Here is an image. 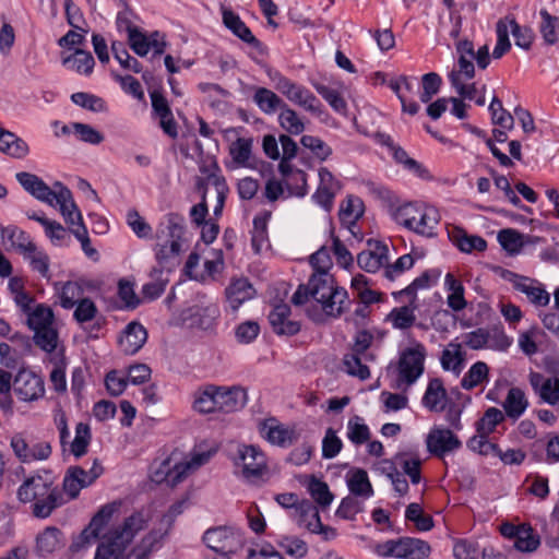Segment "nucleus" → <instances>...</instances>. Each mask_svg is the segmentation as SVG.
Masks as SVG:
<instances>
[{"instance_id":"603ef678","label":"nucleus","mask_w":559,"mask_h":559,"mask_svg":"<svg viewBox=\"0 0 559 559\" xmlns=\"http://www.w3.org/2000/svg\"><path fill=\"white\" fill-rule=\"evenodd\" d=\"M371 436L365 419L358 415L348 419L346 425V437L355 445H360L369 441Z\"/></svg>"},{"instance_id":"4468645a","label":"nucleus","mask_w":559,"mask_h":559,"mask_svg":"<svg viewBox=\"0 0 559 559\" xmlns=\"http://www.w3.org/2000/svg\"><path fill=\"white\" fill-rule=\"evenodd\" d=\"M14 391L23 402H35L45 396L44 378L35 371L22 368L14 378Z\"/></svg>"},{"instance_id":"3c124183","label":"nucleus","mask_w":559,"mask_h":559,"mask_svg":"<svg viewBox=\"0 0 559 559\" xmlns=\"http://www.w3.org/2000/svg\"><path fill=\"white\" fill-rule=\"evenodd\" d=\"M55 187V197H51L49 204L50 206H58L60 214L62 216H69L74 210H78L72 192L69 188H67L63 183L57 181L53 185Z\"/></svg>"},{"instance_id":"2eb2a0df","label":"nucleus","mask_w":559,"mask_h":559,"mask_svg":"<svg viewBox=\"0 0 559 559\" xmlns=\"http://www.w3.org/2000/svg\"><path fill=\"white\" fill-rule=\"evenodd\" d=\"M10 445L14 455L22 463H32L47 460L51 454V447L46 441H27L22 433L12 436Z\"/></svg>"},{"instance_id":"e433bc0d","label":"nucleus","mask_w":559,"mask_h":559,"mask_svg":"<svg viewBox=\"0 0 559 559\" xmlns=\"http://www.w3.org/2000/svg\"><path fill=\"white\" fill-rule=\"evenodd\" d=\"M253 103L265 115H274L285 105V102L272 90L255 87L252 96Z\"/></svg>"},{"instance_id":"393cba45","label":"nucleus","mask_w":559,"mask_h":559,"mask_svg":"<svg viewBox=\"0 0 559 559\" xmlns=\"http://www.w3.org/2000/svg\"><path fill=\"white\" fill-rule=\"evenodd\" d=\"M147 340L145 328L139 322H130L119 337V347L127 355L138 353Z\"/></svg>"},{"instance_id":"72a5a7b5","label":"nucleus","mask_w":559,"mask_h":559,"mask_svg":"<svg viewBox=\"0 0 559 559\" xmlns=\"http://www.w3.org/2000/svg\"><path fill=\"white\" fill-rule=\"evenodd\" d=\"M346 485L352 495L368 499L373 496V489L368 474L362 468H353L346 474Z\"/></svg>"},{"instance_id":"338daca9","label":"nucleus","mask_w":559,"mask_h":559,"mask_svg":"<svg viewBox=\"0 0 559 559\" xmlns=\"http://www.w3.org/2000/svg\"><path fill=\"white\" fill-rule=\"evenodd\" d=\"M91 441V429L90 426L85 423H79L75 427V437L71 442V453L75 457L83 456Z\"/></svg>"},{"instance_id":"f704fd0d","label":"nucleus","mask_w":559,"mask_h":559,"mask_svg":"<svg viewBox=\"0 0 559 559\" xmlns=\"http://www.w3.org/2000/svg\"><path fill=\"white\" fill-rule=\"evenodd\" d=\"M444 289L448 293L447 305L453 311H462L467 306L464 297L465 288L452 273H447L444 276Z\"/></svg>"},{"instance_id":"aec40b11","label":"nucleus","mask_w":559,"mask_h":559,"mask_svg":"<svg viewBox=\"0 0 559 559\" xmlns=\"http://www.w3.org/2000/svg\"><path fill=\"white\" fill-rule=\"evenodd\" d=\"M528 382L534 393L539 397L543 403L550 406L559 404V378L545 377L537 371H531L528 374Z\"/></svg>"},{"instance_id":"473e14b6","label":"nucleus","mask_w":559,"mask_h":559,"mask_svg":"<svg viewBox=\"0 0 559 559\" xmlns=\"http://www.w3.org/2000/svg\"><path fill=\"white\" fill-rule=\"evenodd\" d=\"M53 286L59 298V304L63 309L68 310L74 308L76 302L83 298L84 289L78 282H57Z\"/></svg>"},{"instance_id":"9b49d317","label":"nucleus","mask_w":559,"mask_h":559,"mask_svg":"<svg viewBox=\"0 0 559 559\" xmlns=\"http://www.w3.org/2000/svg\"><path fill=\"white\" fill-rule=\"evenodd\" d=\"M204 544L219 555L235 554L243 546L240 531L229 526L211 527L203 535Z\"/></svg>"},{"instance_id":"6e6d98bb","label":"nucleus","mask_w":559,"mask_h":559,"mask_svg":"<svg viewBox=\"0 0 559 559\" xmlns=\"http://www.w3.org/2000/svg\"><path fill=\"white\" fill-rule=\"evenodd\" d=\"M489 368L486 362L477 361L473 364L461 381L465 390H472L488 380Z\"/></svg>"},{"instance_id":"39448f33","label":"nucleus","mask_w":559,"mask_h":559,"mask_svg":"<svg viewBox=\"0 0 559 559\" xmlns=\"http://www.w3.org/2000/svg\"><path fill=\"white\" fill-rule=\"evenodd\" d=\"M17 499L23 503L34 502L33 514L39 519L48 518L64 503L61 491L53 486V478L48 472L27 477L17 489Z\"/></svg>"},{"instance_id":"09e8293b","label":"nucleus","mask_w":559,"mask_h":559,"mask_svg":"<svg viewBox=\"0 0 559 559\" xmlns=\"http://www.w3.org/2000/svg\"><path fill=\"white\" fill-rule=\"evenodd\" d=\"M24 260L28 262L32 271L37 272L43 278L49 281L50 273V258L45 250L39 249L36 245L23 255Z\"/></svg>"},{"instance_id":"5701e85b","label":"nucleus","mask_w":559,"mask_h":559,"mask_svg":"<svg viewBox=\"0 0 559 559\" xmlns=\"http://www.w3.org/2000/svg\"><path fill=\"white\" fill-rule=\"evenodd\" d=\"M150 96L153 112L159 119L160 128L168 136L176 139L178 135L177 123L167 99L157 91H153Z\"/></svg>"},{"instance_id":"a211bd4d","label":"nucleus","mask_w":559,"mask_h":559,"mask_svg":"<svg viewBox=\"0 0 559 559\" xmlns=\"http://www.w3.org/2000/svg\"><path fill=\"white\" fill-rule=\"evenodd\" d=\"M128 43L130 48L140 57H145L151 50L154 55H162L166 48L165 37L157 31L147 35L138 28L128 36Z\"/></svg>"},{"instance_id":"ddd939ff","label":"nucleus","mask_w":559,"mask_h":559,"mask_svg":"<svg viewBox=\"0 0 559 559\" xmlns=\"http://www.w3.org/2000/svg\"><path fill=\"white\" fill-rule=\"evenodd\" d=\"M103 473V467L95 461L85 471L81 466H70L63 477L62 488L70 500L75 499L83 488L91 486Z\"/></svg>"},{"instance_id":"680f3d73","label":"nucleus","mask_w":559,"mask_h":559,"mask_svg":"<svg viewBox=\"0 0 559 559\" xmlns=\"http://www.w3.org/2000/svg\"><path fill=\"white\" fill-rule=\"evenodd\" d=\"M308 491L316 503L319 504L322 509L330 507L334 499V496L330 491L328 484L316 477L310 479L308 484Z\"/></svg>"},{"instance_id":"4d7b16f0","label":"nucleus","mask_w":559,"mask_h":559,"mask_svg":"<svg viewBox=\"0 0 559 559\" xmlns=\"http://www.w3.org/2000/svg\"><path fill=\"white\" fill-rule=\"evenodd\" d=\"M510 17L500 19L496 25L497 43L492 51L493 59H500L511 48Z\"/></svg>"},{"instance_id":"774afa93","label":"nucleus","mask_w":559,"mask_h":559,"mask_svg":"<svg viewBox=\"0 0 559 559\" xmlns=\"http://www.w3.org/2000/svg\"><path fill=\"white\" fill-rule=\"evenodd\" d=\"M416 320L414 310L407 306L394 308L388 316V321L397 330L409 329Z\"/></svg>"},{"instance_id":"423d86ee","label":"nucleus","mask_w":559,"mask_h":559,"mask_svg":"<svg viewBox=\"0 0 559 559\" xmlns=\"http://www.w3.org/2000/svg\"><path fill=\"white\" fill-rule=\"evenodd\" d=\"M391 215L396 224L419 236L430 238L437 235L440 213L432 205L406 202L392 209Z\"/></svg>"},{"instance_id":"0e129e2a","label":"nucleus","mask_w":559,"mask_h":559,"mask_svg":"<svg viewBox=\"0 0 559 559\" xmlns=\"http://www.w3.org/2000/svg\"><path fill=\"white\" fill-rule=\"evenodd\" d=\"M127 225L131 228L134 235L140 239H152L153 228L151 225L140 215V213L132 209L129 210L126 216Z\"/></svg>"},{"instance_id":"c9c22d12","label":"nucleus","mask_w":559,"mask_h":559,"mask_svg":"<svg viewBox=\"0 0 559 559\" xmlns=\"http://www.w3.org/2000/svg\"><path fill=\"white\" fill-rule=\"evenodd\" d=\"M440 364L443 370L459 376L465 365V354L462 350V345L454 342L449 343L441 353Z\"/></svg>"},{"instance_id":"bb28decb","label":"nucleus","mask_w":559,"mask_h":559,"mask_svg":"<svg viewBox=\"0 0 559 559\" xmlns=\"http://www.w3.org/2000/svg\"><path fill=\"white\" fill-rule=\"evenodd\" d=\"M0 236L4 243L8 242L10 248L22 257L36 245L31 236L16 225L3 226L0 224Z\"/></svg>"},{"instance_id":"6ab92c4d","label":"nucleus","mask_w":559,"mask_h":559,"mask_svg":"<svg viewBox=\"0 0 559 559\" xmlns=\"http://www.w3.org/2000/svg\"><path fill=\"white\" fill-rule=\"evenodd\" d=\"M389 262V248L381 241L369 240L367 249L357 255V263L366 272L374 273Z\"/></svg>"},{"instance_id":"bf43d9fd","label":"nucleus","mask_w":559,"mask_h":559,"mask_svg":"<svg viewBox=\"0 0 559 559\" xmlns=\"http://www.w3.org/2000/svg\"><path fill=\"white\" fill-rule=\"evenodd\" d=\"M504 418L506 415L502 411L497 407H489L476 423V432L491 435Z\"/></svg>"},{"instance_id":"cd10ccee","label":"nucleus","mask_w":559,"mask_h":559,"mask_svg":"<svg viewBox=\"0 0 559 559\" xmlns=\"http://www.w3.org/2000/svg\"><path fill=\"white\" fill-rule=\"evenodd\" d=\"M290 307L287 304H277L269 314V321L277 334L295 335L299 332L300 325L289 320Z\"/></svg>"},{"instance_id":"e2e57ef3","label":"nucleus","mask_w":559,"mask_h":559,"mask_svg":"<svg viewBox=\"0 0 559 559\" xmlns=\"http://www.w3.org/2000/svg\"><path fill=\"white\" fill-rule=\"evenodd\" d=\"M164 269H154L151 273L152 281L144 284L142 295L144 299L154 300L158 298L166 289L167 278H162Z\"/></svg>"},{"instance_id":"864d4df0","label":"nucleus","mask_w":559,"mask_h":559,"mask_svg":"<svg viewBox=\"0 0 559 559\" xmlns=\"http://www.w3.org/2000/svg\"><path fill=\"white\" fill-rule=\"evenodd\" d=\"M539 32L547 45H554L559 40V17L551 15L547 10L539 12Z\"/></svg>"},{"instance_id":"a18cd8bd","label":"nucleus","mask_w":559,"mask_h":559,"mask_svg":"<svg viewBox=\"0 0 559 559\" xmlns=\"http://www.w3.org/2000/svg\"><path fill=\"white\" fill-rule=\"evenodd\" d=\"M277 120L280 127L292 135H299L306 129L304 118L286 103L280 110Z\"/></svg>"},{"instance_id":"a878e982","label":"nucleus","mask_w":559,"mask_h":559,"mask_svg":"<svg viewBox=\"0 0 559 559\" xmlns=\"http://www.w3.org/2000/svg\"><path fill=\"white\" fill-rule=\"evenodd\" d=\"M290 159L282 158L278 170L285 178V186L288 191L287 197H305L307 194V176L300 169H293Z\"/></svg>"},{"instance_id":"6e6552de","label":"nucleus","mask_w":559,"mask_h":559,"mask_svg":"<svg viewBox=\"0 0 559 559\" xmlns=\"http://www.w3.org/2000/svg\"><path fill=\"white\" fill-rule=\"evenodd\" d=\"M374 551L383 558L424 559L429 556L430 546L418 538L401 537L377 544Z\"/></svg>"},{"instance_id":"dca6fc26","label":"nucleus","mask_w":559,"mask_h":559,"mask_svg":"<svg viewBox=\"0 0 559 559\" xmlns=\"http://www.w3.org/2000/svg\"><path fill=\"white\" fill-rule=\"evenodd\" d=\"M426 447L430 454L443 459L447 454L460 450L462 441L452 430L435 426L426 437Z\"/></svg>"},{"instance_id":"f3484780","label":"nucleus","mask_w":559,"mask_h":559,"mask_svg":"<svg viewBox=\"0 0 559 559\" xmlns=\"http://www.w3.org/2000/svg\"><path fill=\"white\" fill-rule=\"evenodd\" d=\"M318 175L319 185L311 198L323 210L330 211L342 186L326 167L319 168Z\"/></svg>"},{"instance_id":"de8ad7c7","label":"nucleus","mask_w":559,"mask_h":559,"mask_svg":"<svg viewBox=\"0 0 559 559\" xmlns=\"http://www.w3.org/2000/svg\"><path fill=\"white\" fill-rule=\"evenodd\" d=\"M62 63L79 74L90 75L94 70L95 60L91 52L76 49L74 53L63 58Z\"/></svg>"},{"instance_id":"c85d7f7f","label":"nucleus","mask_w":559,"mask_h":559,"mask_svg":"<svg viewBox=\"0 0 559 559\" xmlns=\"http://www.w3.org/2000/svg\"><path fill=\"white\" fill-rule=\"evenodd\" d=\"M64 545L61 531L56 526H48L36 536L35 551L39 557L46 558Z\"/></svg>"},{"instance_id":"49530a36","label":"nucleus","mask_w":559,"mask_h":559,"mask_svg":"<svg viewBox=\"0 0 559 559\" xmlns=\"http://www.w3.org/2000/svg\"><path fill=\"white\" fill-rule=\"evenodd\" d=\"M26 317L27 325L34 332L53 325L55 321L52 309L45 304L35 305Z\"/></svg>"},{"instance_id":"9d476101","label":"nucleus","mask_w":559,"mask_h":559,"mask_svg":"<svg viewBox=\"0 0 559 559\" xmlns=\"http://www.w3.org/2000/svg\"><path fill=\"white\" fill-rule=\"evenodd\" d=\"M501 277L511 283L516 292L524 294L527 301L535 308H544L549 305L550 294L539 281L509 270H503Z\"/></svg>"},{"instance_id":"f8f14e48","label":"nucleus","mask_w":559,"mask_h":559,"mask_svg":"<svg viewBox=\"0 0 559 559\" xmlns=\"http://www.w3.org/2000/svg\"><path fill=\"white\" fill-rule=\"evenodd\" d=\"M258 430L262 439L278 448H289L299 439V432L295 425H285L276 417L261 420Z\"/></svg>"},{"instance_id":"0eeeda50","label":"nucleus","mask_w":559,"mask_h":559,"mask_svg":"<svg viewBox=\"0 0 559 559\" xmlns=\"http://www.w3.org/2000/svg\"><path fill=\"white\" fill-rule=\"evenodd\" d=\"M427 350L424 344L414 341L399 354L397 362L392 367L394 374L391 388L406 391L423 376Z\"/></svg>"},{"instance_id":"20e7f679","label":"nucleus","mask_w":559,"mask_h":559,"mask_svg":"<svg viewBox=\"0 0 559 559\" xmlns=\"http://www.w3.org/2000/svg\"><path fill=\"white\" fill-rule=\"evenodd\" d=\"M215 452L213 448L203 449L202 445H198L189 456L182 457L181 453L174 451L166 459L153 463L151 479L156 484L175 487L190 473L206 464Z\"/></svg>"},{"instance_id":"052dcab7","label":"nucleus","mask_w":559,"mask_h":559,"mask_svg":"<svg viewBox=\"0 0 559 559\" xmlns=\"http://www.w3.org/2000/svg\"><path fill=\"white\" fill-rule=\"evenodd\" d=\"M499 245L510 254H518L522 250L524 242L523 236L512 228L501 229L497 235Z\"/></svg>"},{"instance_id":"c756f323","label":"nucleus","mask_w":559,"mask_h":559,"mask_svg":"<svg viewBox=\"0 0 559 559\" xmlns=\"http://www.w3.org/2000/svg\"><path fill=\"white\" fill-rule=\"evenodd\" d=\"M165 532L151 530L132 548L128 559H150L152 554L162 547Z\"/></svg>"},{"instance_id":"5fc2aeb1","label":"nucleus","mask_w":559,"mask_h":559,"mask_svg":"<svg viewBox=\"0 0 559 559\" xmlns=\"http://www.w3.org/2000/svg\"><path fill=\"white\" fill-rule=\"evenodd\" d=\"M540 545V537L530 524L522 523L520 533L514 540V547L522 552H533Z\"/></svg>"},{"instance_id":"c03bdc74","label":"nucleus","mask_w":559,"mask_h":559,"mask_svg":"<svg viewBox=\"0 0 559 559\" xmlns=\"http://www.w3.org/2000/svg\"><path fill=\"white\" fill-rule=\"evenodd\" d=\"M204 270L194 280L201 283L214 282L224 269V257L222 250H212L210 257L204 260Z\"/></svg>"},{"instance_id":"2f4dec72","label":"nucleus","mask_w":559,"mask_h":559,"mask_svg":"<svg viewBox=\"0 0 559 559\" xmlns=\"http://www.w3.org/2000/svg\"><path fill=\"white\" fill-rule=\"evenodd\" d=\"M254 289L246 278H238L226 288V299L229 308L236 312L239 307L253 297Z\"/></svg>"},{"instance_id":"58836bf2","label":"nucleus","mask_w":559,"mask_h":559,"mask_svg":"<svg viewBox=\"0 0 559 559\" xmlns=\"http://www.w3.org/2000/svg\"><path fill=\"white\" fill-rule=\"evenodd\" d=\"M253 139L237 136L228 147L229 155L236 167H250L252 158Z\"/></svg>"},{"instance_id":"f03ea898","label":"nucleus","mask_w":559,"mask_h":559,"mask_svg":"<svg viewBox=\"0 0 559 559\" xmlns=\"http://www.w3.org/2000/svg\"><path fill=\"white\" fill-rule=\"evenodd\" d=\"M296 306L308 305L307 313L314 322L338 318L349 306L347 290L334 282L329 272L313 273L292 297Z\"/></svg>"},{"instance_id":"79ce46f5","label":"nucleus","mask_w":559,"mask_h":559,"mask_svg":"<svg viewBox=\"0 0 559 559\" xmlns=\"http://www.w3.org/2000/svg\"><path fill=\"white\" fill-rule=\"evenodd\" d=\"M289 102L318 117L324 112L322 103L309 88L301 84L298 85V90H295Z\"/></svg>"},{"instance_id":"b1692460","label":"nucleus","mask_w":559,"mask_h":559,"mask_svg":"<svg viewBox=\"0 0 559 559\" xmlns=\"http://www.w3.org/2000/svg\"><path fill=\"white\" fill-rule=\"evenodd\" d=\"M15 179L27 193L41 202L48 203L55 197V187L50 188L35 174L21 171L15 174Z\"/></svg>"},{"instance_id":"13d9d810","label":"nucleus","mask_w":559,"mask_h":559,"mask_svg":"<svg viewBox=\"0 0 559 559\" xmlns=\"http://www.w3.org/2000/svg\"><path fill=\"white\" fill-rule=\"evenodd\" d=\"M317 93L338 114H345L347 104L341 93L331 86L322 83H313Z\"/></svg>"},{"instance_id":"37998d69","label":"nucleus","mask_w":559,"mask_h":559,"mask_svg":"<svg viewBox=\"0 0 559 559\" xmlns=\"http://www.w3.org/2000/svg\"><path fill=\"white\" fill-rule=\"evenodd\" d=\"M452 87L456 91L463 99L475 102L477 106H484L486 103V85L478 86L477 83L465 84L463 81L457 80L455 75H448Z\"/></svg>"},{"instance_id":"8fccbe9b","label":"nucleus","mask_w":559,"mask_h":559,"mask_svg":"<svg viewBox=\"0 0 559 559\" xmlns=\"http://www.w3.org/2000/svg\"><path fill=\"white\" fill-rule=\"evenodd\" d=\"M217 385L209 384L195 391L193 397V409L201 414L217 412L216 395Z\"/></svg>"},{"instance_id":"7ed1b4c3","label":"nucleus","mask_w":559,"mask_h":559,"mask_svg":"<svg viewBox=\"0 0 559 559\" xmlns=\"http://www.w3.org/2000/svg\"><path fill=\"white\" fill-rule=\"evenodd\" d=\"M185 217L175 212L163 215L156 224L153 243L154 258L162 269L174 270L180 264L181 253L188 247Z\"/></svg>"},{"instance_id":"4c0bfd02","label":"nucleus","mask_w":559,"mask_h":559,"mask_svg":"<svg viewBox=\"0 0 559 559\" xmlns=\"http://www.w3.org/2000/svg\"><path fill=\"white\" fill-rule=\"evenodd\" d=\"M447 392L440 379L435 378L428 382L423 396V405L431 412H441L444 409Z\"/></svg>"},{"instance_id":"1a4fd4ad","label":"nucleus","mask_w":559,"mask_h":559,"mask_svg":"<svg viewBox=\"0 0 559 559\" xmlns=\"http://www.w3.org/2000/svg\"><path fill=\"white\" fill-rule=\"evenodd\" d=\"M234 463L241 468V475L247 480L261 478L267 472V459L265 453L253 444H239Z\"/></svg>"},{"instance_id":"ea45409f","label":"nucleus","mask_w":559,"mask_h":559,"mask_svg":"<svg viewBox=\"0 0 559 559\" xmlns=\"http://www.w3.org/2000/svg\"><path fill=\"white\" fill-rule=\"evenodd\" d=\"M271 212H263L253 218L251 233V245L255 253H260L270 247L267 224L271 219Z\"/></svg>"},{"instance_id":"412c9836","label":"nucleus","mask_w":559,"mask_h":559,"mask_svg":"<svg viewBox=\"0 0 559 559\" xmlns=\"http://www.w3.org/2000/svg\"><path fill=\"white\" fill-rule=\"evenodd\" d=\"M223 24L240 40L258 50L263 51L262 43L252 34L251 29L240 19V16L228 8L222 9Z\"/></svg>"},{"instance_id":"7c9ffc66","label":"nucleus","mask_w":559,"mask_h":559,"mask_svg":"<svg viewBox=\"0 0 559 559\" xmlns=\"http://www.w3.org/2000/svg\"><path fill=\"white\" fill-rule=\"evenodd\" d=\"M449 237L453 245H455L459 250L465 253H471L474 250L485 251L487 248V241L483 237L468 235L461 227H453L451 230H449Z\"/></svg>"},{"instance_id":"f257e3e1","label":"nucleus","mask_w":559,"mask_h":559,"mask_svg":"<svg viewBox=\"0 0 559 559\" xmlns=\"http://www.w3.org/2000/svg\"><path fill=\"white\" fill-rule=\"evenodd\" d=\"M115 511L111 504L102 507L81 533L85 543L99 539L94 559H122L134 537L147 526L148 518L143 512H134L122 522L109 525Z\"/></svg>"},{"instance_id":"69168bd1","label":"nucleus","mask_w":559,"mask_h":559,"mask_svg":"<svg viewBox=\"0 0 559 559\" xmlns=\"http://www.w3.org/2000/svg\"><path fill=\"white\" fill-rule=\"evenodd\" d=\"M364 205L359 198L348 197L340 209V219L345 224H354L362 216Z\"/></svg>"},{"instance_id":"a19ab883","label":"nucleus","mask_w":559,"mask_h":559,"mask_svg":"<svg viewBox=\"0 0 559 559\" xmlns=\"http://www.w3.org/2000/svg\"><path fill=\"white\" fill-rule=\"evenodd\" d=\"M502 407L506 416L513 420L519 419L528 407V401L524 391L520 388H511L502 403Z\"/></svg>"},{"instance_id":"4be33fe9","label":"nucleus","mask_w":559,"mask_h":559,"mask_svg":"<svg viewBox=\"0 0 559 559\" xmlns=\"http://www.w3.org/2000/svg\"><path fill=\"white\" fill-rule=\"evenodd\" d=\"M216 395V408L222 413H234L243 408L248 396L243 388L239 385L218 386Z\"/></svg>"}]
</instances>
